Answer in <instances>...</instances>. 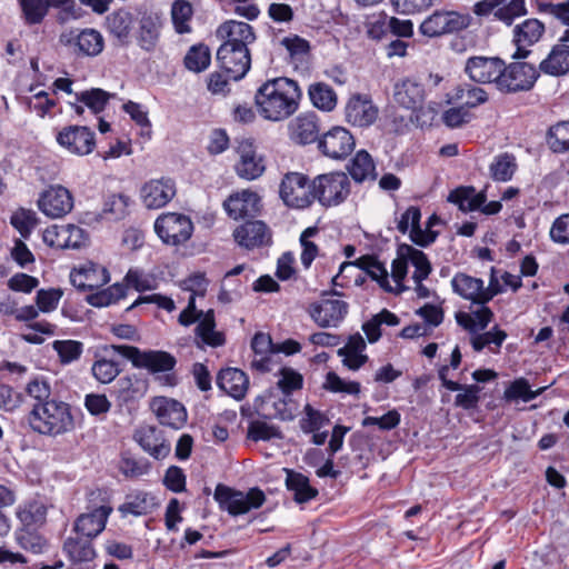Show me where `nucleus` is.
<instances>
[{"instance_id": "obj_1", "label": "nucleus", "mask_w": 569, "mask_h": 569, "mask_svg": "<svg viewBox=\"0 0 569 569\" xmlns=\"http://www.w3.org/2000/svg\"><path fill=\"white\" fill-rule=\"evenodd\" d=\"M301 92L298 83L289 78L264 82L254 96L259 113L267 120L281 121L296 112Z\"/></svg>"}, {"instance_id": "obj_2", "label": "nucleus", "mask_w": 569, "mask_h": 569, "mask_svg": "<svg viewBox=\"0 0 569 569\" xmlns=\"http://www.w3.org/2000/svg\"><path fill=\"white\" fill-rule=\"evenodd\" d=\"M27 421L34 432L52 437L67 433L74 428L70 405L58 399L34 403L27 416Z\"/></svg>"}, {"instance_id": "obj_3", "label": "nucleus", "mask_w": 569, "mask_h": 569, "mask_svg": "<svg viewBox=\"0 0 569 569\" xmlns=\"http://www.w3.org/2000/svg\"><path fill=\"white\" fill-rule=\"evenodd\" d=\"M110 349L131 361L132 366L139 369H147L150 373L164 375L159 377L162 385L173 387L177 385V377L171 372L177 359L163 350H140L138 347L128 345H111Z\"/></svg>"}, {"instance_id": "obj_4", "label": "nucleus", "mask_w": 569, "mask_h": 569, "mask_svg": "<svg viewBox=\"0 0 569 569\" xmlns=\"http://www.w3.org/2000/svg\"><path fill=\"white\" fill-rule=\"evenodd\" d=\"M350 180L342 171L317 176L312 180L315 200L323 207H336L350 194Z\"/></svg>"}, {"instance_id": "obj_5", "label": "nucleus", "mask_w": 569, "mask_h": 569, "mask_svg": "<svg viewBox=\"0 0 569 569\" xmlns=\"http://www.w3.org/2000/svg\"><path fill=\"white\" fill-rule=\"evenodd\" d=\"M213 497L220 508L232 516L247 513L251 509L261 507L266 501V496L259 488H251L243 493L222 483L216 487Z\"/></svg>"}, {"instance_id": "obj_6", "label": "nucleus", "mask_w": 569, "mask_h": 569, "mask_svg": "<svg viewBox=\"0 0 569 569\" xmlns=\"http://www.w3.org/2000/svg\"><path fill=\"white\" fill-rule=\"evenodd\" d=\"M539 72L533 64L528 62L516 61L506 64L503 61L498 90L505 93L529 91L533 88Z\"/></svg>"}, {"instance_id": "obj_7", "label": "nucleus", "mask_w": 569, "mask_h": 569, "mask_svg": "<svg viewBox=\"0 0 569 569\" xmlns=\"http://www.w3.org/2000/svg\"><path fill=\"white\" fill-rule=\"evenodd\" d=\"M19 4L26 23L30 26L41 23L50 7L61 9L57 16L61 24L70 18H78L74 0H19Z\"/></svg>"}, {"instance_id": "obj_8", "label": "nucleus", "mask_w": 569, "mask_h": 569, "mask_svg": "<svg viewBox=\"0 0 569 569\" xmlns=\"http://www.w3.org/2000/svg\"><path fill=\"white\" fill-rule=\"evenodd\" d=\"M312 189V181L307 176L288 172L282 178L279 194L288 207L303 209L315 201Z\"/></svg>"}, {"instance_id": "obj_9", "label": "nucleus", "mask_w": 569, "mask_h": 569, "mask_svg": "<svg viewBox=\"0 0 569 569\" xmlns=\"http://www.w3.org/2000/svg\"><path fill=\"white\" fill-rule=\"evenodd\" d=\"M154 230L164 243L177 246L191 238L193 224L191 219L182 213L168 212L156 220Z\"/></svg>"}, {"instance_id": "obj_10", "label": "nucleus", "mask_w": 569, "mask_h": 569, "mask_svg": "<svg viewBox=\"0 0 569 569\" xmlns=\"http://www.w3.org/2000/svg\"><path fill=\"white\" fill-rule=\"evenodd\" d=\"M470 23L471 17L469 14L456 11H436L420 24V31L423 36L433 38L459 32L467 29Z\"/></svg>"}, {"instance_id": "obj_11", "label": "nucleus", "mask_w": 569, "mask_h": 569, "mask_svg": "<svg viewBox=\"0 0 569 569\" xmlns=\"http://www.w3.org/2000/svg\"><path fill=\"white\" fill-rule=\"evenodd\" d=\"M473 13L489 17L511 26L516 18L527 14L525 0H481L475 3Z\"/></svg>"}, {"instance_id": "obj_12", "label": "nucleus", "mask_w": 569, "mask_h": 569, "mask_svg": "<svg viewBox=\"0 0 569 569\" xmlns=\"http://www.w3.org/2000/svg\"><path fill=\"white\" fill-rule=\"evenodd\" d=\"M59 42L66 47H72L77 56L86 57L98 56L104 47L102 34L91 28L62 32Z\"/></svg>"}, {"instance_id": "obj_13", "label": "nucleus", "mask_w": 569, "mask_h": 569, "mask_svg": "<svg viewBox=\"0 0 569 569\" xmlns=\"http://www.w3.org/2000/svg\"><path fill=\"white\" fill-rule=\"evenodd\" d=\"M353 136L343 127H333L318 140L319 151L331 159H345L355 149Z\"/></svg>"}, {"instance_id": "obj_14", "label": "nucleus", "mask_w": 569, "mask_h": 569, "mask_svg": "<svg viewBox=\"0 0 569 569\" xmlns=\"http://www.w3.org/2000/svg\"><path fill=\"white\" fill-rule=\"evenodd\" d=\"M236 151L239 154V161L234 169L237 174L246 180H254L266 171L264 159L257 153L253 140L241 139L237 141Z\"/></svg>"}, {"instance_id": "obj_15", "label": "nucleus", "mask_w": 569, "mask_h": 569, "mask_svg": "<svg viewBox=\"0 0 569 569\" xmlns=\"http://www.w3.org/2000/svg\"><path fill=\"white\" fill-rule=\"evenodd\" d=\"M220 68L233 80L242 79L250 69L251 56L248 48L221 44L217 51Z\"/></svg>"}, {"instance_id": "obj_16", "label": "nucleus", "mask_w": 569, "mask_h": 569, "mask_svg": "<svg viewBox=\"0 0 569 569\" xmlns=\"http://www.w3.org/2000/svg\"><path fill=\"white\" fill-rule=\"evenodd\" d=\"M503 60L499 57H471L467 60L465 72L477 83H495L498 89Z\"/></svg>"}, {"instance_id": "obj_17", "label": "nucleus", "mask_w": 569, "mask_h": 569, "mask_svg": "<svg viewBox=\"0 0 569 569\" xmlns=\"http://www.w3.org/2000/svg\"><path fill=\"white\" fill-rule=\"evenodd\" d=\"M38 207L49 218H62L72 210L73 198L67 188L51 186L41 193L38 199Z\"/></svg>"}, {"instance_id": "obj_18", "label": "nucleus", "mask_w": 569, "mask_h": 569, "mask_svg": "<svg viewBox=\"0 0 569 569\" xmlns=\"http://www.w3.org/2000/svg\"><path fill=\"white\" fill-rule=\"evenodd\" d=\"M57 142L74 154H89L96 147L94 132L88 127L69 126L57 134Z\"/></svg>"}, {"instance_id": "obj_19", "label": "nucleus", "mask_w": 569, "mask_h": 569, "mask_svg": "<svg viewBox=\"0 0 569 569\" xmlns=\"http://www.w3.org/2000/svg\"><path fill=\"white\" fill-rule=\"evenodd\" d=\"M539 71L551 77H562L569 73V29L559 42L552 46L548 56L539 63Z\"/></svg>"}, {"instance_id": "obj_20", "label": "nucleus", "mask_w": 569, "mask_h": 569, "mask_svg": "<svg viewBox=\"0 0 569 569\" xmlns=\"http://www.w3.org/2000/svg\"><path fill=\"white\" fill-rule=\"evenodd\" d=\"M176 196V184L170 178L153 179L141 188V198L149 209L164 207Z\"/></svg>"}, {"instance_id": "obj_21", "label": "nucleus", "mask_w": 569, "mask_h": 569, "mask_svg": "<svg viewBox=\"0 0 569 569\" xmlns=\"http://www.w3.org/2000/svg\"><path fill=\"white\" fill-rule=\"evenodd\" d=\"M309 313L321 328L337 327L348 313V303L343 300L327 299L321 303H312Z\"/></svg>"}, {"instance_id": "obj_22", "label": "nucleus", "mask_w": 569, "mask_h": 569, "mask_svg": "<svg viewBox=\"0 0 569 569\" xmlns=\"http://www.w3.org/2000/svg\"><path fill=\"white\" fill-rule=\"evenodd\" d=\"M545 33V24L538 19H527L513 29V42L517 46L513 59H525L530 54V50L526 49L538 42Z\"/></svg>"}, {"instance_id": "obj_23", "label": "nucleus", "mask_w": 569, "mask_h": 569, "mask_svg": "<svg viewBox=\"0 0 569 569\" xmlns=\"http://www.w3.org/2000/svg\"><path fill=\"white\" fill-rule=\"evenodd\" d=\"M236 242L246 249L267 246L271 242L268 226L260 220L246 221L233 231Z\"/></svg>"}, {"instance_id": "obj_24", "label": "nucleus", "mask_w": 569, "mask_h": 569, "mask_svg": "<svg viewBox=\"0 0 569 569\" xmlns=\"http://www.w3.org/2000/svg\"><path fill=\"white\" fill-rule=\"evenodd\" d=\"M378 117V108L367 96L355 94L346 106V120L358 127H369Z\"/></svg>"}, {"instance_id": "obj_25", "label": "nucleus", "mask_w": 569, "mask_h": 569, "mask_svg": "<svg viewBox=\"0 0 569 569\" xmlns=\"http://www.w3.org/2000/svg\"><path fill=\"white\" fill-rule=\"evenodd\" d=\"M139 14L138 44L144 51L150 52L158 43L162 17L160 13L149 10L140 11Z\"/></svg>"}, {"instance_id": "obj_26", "label": "nucleus", "mask_w": 569, "mask_h": 569, "mask_svg": "<svg viewBox=\"0 0 569 569\" xmlns=\"http://www.w3.org/2000/svg\"><path fill=\"white\" fill-rule=\"evenodd\" d=\"M44 242L50 246H56L62 249H79L87 244L88 234L84 229L67 224L60 227L57 231H46L43 236Z\"/></svg>"}, {"instance_id": "obj_27", "label": "nucleus", "mask_w": 569, "mask_h": 569, "mask_svg": "<svg viewBox=\"0 0 569 569\" xmlns=\"http://www.w3.org/2000/svg\"><path fill=\"white\" fill-rule=\"evenodd\" d=\"M259 196L250 190H243L240 193L231 194L223 207L229 217L238 220L240 218L253 217L259 210Z\"/></svg>"}, {"instance_id": "obj_28", "label": "nucleus", "mask_w": 569, "mask_h": 569, "mask_svg": "<svg viewBox=\"0 0 569 569\" xmlns=\"http://www.w3.org/2000/svg\"><path fill=\"white\" fill-rule=\"evenodd\" d=\"M154 410L159 421L163 426L180 429L187 421V411L182 403L173 399L160 398L153 401Z\"/></svg>"}, {"instance_id": "obj_29", "label": "nucleus", "mask_w": 569, "mask_h": 569, "mask_svg": "<svg viewBox=\"0 0 569 569\" xmlns=\"http://www.w3.org/2000/svg\"><path fill=\"white\" fill-rule=\"evenodd\" d=\"M218 34L226 38L222 44L230 47L248 48L256 40L253 28L242 21L229 20L218 28Z\"/></svg>"}, {"instance_id": "obj_30", "label": "nucleus", "mask_w": 569, "mask_h": 569, "mask_svg": "<svg viewBox=\"0 0 569 569\" xmlns=\"http://www.w3.org/2000/svg\"><path fill=\"white\" fill-rule=\"evenodd\" d=\"M217 385L232 398L241 400L247 393L249 378L238 368H224L217 375Z\"/></svg>"}, {"instance_id": "obj_31", "label": "nucleus", "mask_w": 569, "mask_h": 569, "mask_svg": "<svg viewBox=\"0 0 569 569\" xmlns=\"http://www.w3.org/2000/svg\"><path fill=\"white\" fill-rule=\"evenodd\" d=\"M393 99L402 108L416 110L425 100L423 86L411 79L401 80L393 87Z\"/></svg>"}, {"instance_id": "obj_32", "label": "nucleus", "mask_w": 569, "mask_h": 569, "mask_svg": "<svg viewBox=\"0 0 569 569\" xmlns=\"http://www.w3.org/2000/svg\"><path fill=\"white\" fill-rule=\"evenodd\" d=\"M111 511V507L101 506L90 513L79 516L74 523V530L84 538L97 537L104 529Z\"/></svg>"}, {"instance_id": "obj_33", "label": "nucleus", "mask_w": 569, "mask_h": 569, "mask_svg": "<svg viewBox=\"0 0 569 569\" xmlns=\"http://www.w3.org/2000/svg\"><path fill=\"white\" fill-rule=\"evenodd\" d=\"M289 129L291 139L299 144L318 142L320 139L319 126L315 113L300 114L290 122Z\"/></svg>"}, {"instance_id": "obj_34", "label": "nucleus", "mask_w": 569, "mask_h": 569, "mask_svg": "<svg viewBox=\"0 0 569 569\" xmlns=\"http://www.w3.org/2000/svg\"><path fill=\"white\" fill-rule=\"evenodd\" d=\"M136 441L154 459H163L170 453V445L161 437V432L154 427H143L134 433Z\"/></svg>"}, {"instance_id": "obj_35", "label": "nucleus", "mask_w": 569, "mask_h": 569, "mask_svg": "<svg viewBox=\"0 0 569 569\" xmlns=\"http://www.w3.org/2000/svg\"><path fill=\"white\" fill-rule=\"evenodd\" d=\"M286 477V486L289 491L293 492V499L297 503H306L318 496V489L310 486L309 478L292 469H283Z\"/></svg>"}, {"instance_id": "obj_36", "label": "nucleus", "mask_w": 569, "mask_h": 569, "mask_svg": "<svg viewBox=\"0 0 569 569\" xmlns=\"http://www.w3.org/2000/svg\"><path fill=\"white\" fill-rule=\"evenodd\" d=\"M132 22V14L124 9H120L108 16L107 28L121 46H128L130 43Z\"/></svg>"}, {"instance_id": "obj_37", "label": "nucleus", "mask_w": 569, "mask_h": 569, "mask_svg": "<svg viewBox=\"0 0 569 569\" xmlns=\"http://www.w3.org/2000/svg\"><path fill=\"white\" fill-rule=\"evenodd\" d=\"M486 200V194L483 192L476 193L473 187H459L448 196V201L458 204L459 209L463 212L480 209Z\"/></svg>"}, {"instance_id": "obj_38", "label": "nucleus", "mask_w": 569, "mask_h": 569, "mask_svg": "<svg viewBox=\"0 0 569 569\" xmlns=\"http://www.w3.org/2000/svg\"><path fill=\"white\" fill-rule=\"evenodd\" d=\"M63 551L73 563L89 562L96 558L91 539L84 537H69L63 542Z\"/></svg>"}, {"instance_id": "obj_39", "label": "nucleus", "mask_w": 569, "mask_h": 569, "mask_svg": "<svg viewBox=\"0 0 569 569\" xmlns=\"http://www.w3.org/2000/svg\"><path fill=\"white\" fill-rule=\"evenodd\" d=\"M453 291L463 299L470 300L473 303L480 305L481 289L483 281L479 278L468 276L466 273H457L452 281Z\"/></svg>"}, {"instance_id": "obj_40", "label": "nucleus", "mask_w": 569, "mask_h": 569, "mask_svg": "<svg viewBox=\"0 0 569 569\" xmlns=\"http://www.w3.org/2000/svg\"><path fill=\"white\" fill-rule=\"evenodd\" d=\"M216 320L214 312L212 309L208 310L204 317L199 321L196 327V336L201 339V341L210 347H220L226 343L224 333L221 331H216Z\"/></svg>"}, {"instance_id": "obj_41", "label": "nucleus", "mask_w": 569, "mask_h": 569, "mask_svg": "<svg viewBox=\"0 0 569 569\" xmlns=\"http://www.w3.org/2000/svg\"><path fill=\"white\" fill-rule=\"evenodd\" d=\"M347 168L351 178L358 183L367 179H376V166L366 150L358 151Z\"/></svg>"}, {"instance_id": "obj_42", "label": "nucleus", "mask_w": 569, "mask_h": 569, "mask_svg": "<svg viewBox=\"0 0 569 569\" xmlns=\"http://www.w3.org/2000/svg\"><path fill=\"white\" fill-rule=\"evenodd\" d=\"M398 253L408 257V260L416 268L412 276L415 282H422V280L428 278L431 272V263L425 252L403 243L399 246Z\"/></svg>"}, {"instance_id": "obj_43", "label": "nucleus", "mask_w": 569, "mask_h": 569, "mask_svg": "<svg viewBox=\"0 0 569 569\" xmlns=\"http://www.w3.org/2000/svg\"><path fill=\"white\" fill-rule=\"evenodd\" d=\"M47 508L40 501H29L19 508L17 516L22 529H37L46 521Z\"/></svg>"}, {"instance_id": "obj_44", "label": "nucleus", "mask_w": 569, "mask_h": 569, "mask_svg": "<svg viewBox=\"0 0 569 569\" xmlns=\"http://www.w3.org/2000/svg\"><path fill=\"white\" fill-rule=\"evenodd\" d=\"M157 506L154 498L147 492H136L127 496V500L119 507L122 515L142 516L147 515Z\"/></svg>"}, {"instance_id": "obj_45", "label": "nucleus", "mask_w": 569, "mask_h": 569, "mask_svg": "<svg viewBox=\"0 0 569 569\" xmlns=\"http://www.w3.org/2000/svg\"><path fill=\"white\" fill-rule=\"evenodd\" d=\"M309 97L312 104L321 110L331 111L337 104V96L333 89L323 82H317L309 87Z\"/></svg>"}, {"instance_id": "obj_46", "label": "nucleus", "mask_w": 569, "mask_h": 569, "mask_svg": "<svg viewBox=\"0 0 569 569\" xmlns=\"http://www.w3.org/2000/svg\"><path fill=\"white\" fill-rule=\"evenodd\" d=\"M547 144L555 153L569 152V120L551 126L547 131Z\"/></svg>"}, {"instance_id": "obj_47", "label": "nucleus", "mask_w": 569, "mask_h": 569, "mask_svg": "<svg viewBox=\"0 0 569 569\" xmlns=\"http://www.w3.org/2000/svg\"><path fill=\"white\" fill-rule=\"evenodd\" d=\"M389 32H385L377 27L369 30V36L372 39L388 40L393 37H411L413 33V26L410 20H400L392 17L388 23Z\"/></svg>"}, {"instance_id": "obj_48", "label": "nucleus", "mask_w": 569, "mask_h": 569, "mask_svg": "<svg viewBox=\"0 0 569 569\" xmlns=\"http://www.w3.org/2000/svg\"><path fill=\"white\" fill-rule=\"evenodd\" d=\"M111 97V93L100 88H92L90 90L76 93L77 102L83 103L94 114H99L106 109Z\"/></svg>"}, {"instance_id": "obj_49", "label": "nucleus", "mask_w": 569, "mask_h": 569, "mask_svg": "<svg viewBox=\"0 0 569 569\" xmlns=\"http://www.w3.org/2000/svg\"><path fill=\"white\" fill-rule=\"evenodd\" d=\"M192 6L187 0H176L171 8V19L174 30L180 33H188L191 31L189 21L192 18Z\"/></svg>"}, {"instance_id": "obj_50", "label": "nucleus", "mask_w": 569, "mask_h": 569, "mask_svg": "<svg viewBox=\"0 0 569 569\" xmlns=\"http://www.w3.org/2000/svg\"><path fill=\"white\" fill-rule=\"evenodd\" d=\"M210 50L204 44L192 46L184 56L183 62L188 70L201 72L210 64Z\"/></svg>"}, {"instance_id": "obj_51", "label": "nucleus", "mask_w": 569, "mask_h": 569, "mask_svg": "<svg viewBox=\"0 0 569 569\" xmlns=\"http://www.w3.org/2000/svg\"><path fill=\"white\" fill-rule=\"evenodd\" d=\"M516 169V158L506 152L495 158V161L490 164V174L496 181H509Z\"/></svg>"}, {"instance_id": "obj_52", "label": "nucleus", "mask_w": 569, "mask_h": 569, "mask_svg": "<svg viewBox=\"0 0 569 569\" xmlns=\"http://www.w3.org/2000/svg\"><path fill=\"white\" fill-rule=\"evenodd\" d=\"M10 223L16 228L22 238L28 239L32 229L38 224L36 212L20 208L10 218Z\"/></svg>"}, {"instance_id": "obj_53", "label": "nucleus", "mask_w": 569, "mask_h": 569, "mask_svg": "<svg viewBox=\"0 0 569 569\" xmlns=\"http://www.w3.org/2000/svg\"><path fill=\"white\" fill-rule=\"evenodd\" d=\"M52 347L63 365L78 360L83 351L82 342L77 340H56Z\"/></svg>"}, {"instance_id": "obj_54", "label": "nucleus", "mask_w": 569, "mask_h": 569, "mask_svg": "<svg viewBox=\"0 0 569 569\" xmlns=\"http://www.w3.org/2000/svg\"><path fill=\"white\" fill-rule=\"evenodd\" d=\"M93 377L101 383H110L121 372L119 363L104 358L98 359L91 367Z\"/></svg>"}, {"instance_id": "obj_55", "label": "nucleus", "mask_w": 569, "mask_h": 569, "mask_svg": "<svg viewBox=\"0 0 569 569\" xmlns=\"http://www.w3.org/2000/svg\"><path fill=\"white\" fill-rule=\"evenodd\" d=\"M119 468L126 477L138 478L148 473L150 469V462L144 458H136L124 453L121 457Z\"/></svg>"}, {"instance_id": "obj_56", "label": "nucleus", "mask_w": 569, "mask_h": 569, "mask_svg": "<svg viewBox=\"0 0 569 569\" xmlns=\"http://www.w3.org/2000/svg\"><path fill=\"white\" fill-rule=\"evenodd\" d=\"M248 438L253 441H268L272 438H282V433L278 427L261 420H253L248 427Z\"/></svg>"}, {"instance_id": "obj_57", "label": "nucleus", "mask_w": 569, "mask_h": 569, "mask_svg": "<svg viewBox=\"0 0 569 569\" xmlns=\"http://www.w3.org/2000/svg\"><path fill=\"white\" fill-rule=\"evenodd\" d=\"M17 540L21 548L33 553H41L47 545L46 539L36 532V529H21Z\"/></svg>"}, {"instance_id": "obj_58", "label": "nucleus", "mask_w": 569, "mask_h": 569, "mask_svg": "<svg viewBox=\"0 0 569 569\" xmlns=\"http://www.w3.org/2000/svg\"><path fill=\"white\" fill-rule=\"evenodd\" d=\"M323 388L331 392H343L348 395H358L360 392V385L358 382H347L333 371L327 373Z\"/></svg>"}, {"instance_id": "obj_59", "label": "nucleus", "mask_w": 569, "mask_h": 569, "mask_svg": "<svg viewBox=\"0 0 569 569\" xmlns=\"http://www.w3.org/2000/svg\"><path fill=\"white\" fill-rule=\"evenodd\" d=\"M26 392L36 401L34 403L48 402L53 399L51 398V387L43 378H34L29 381Z\"/></svg>"}, {"instance_id": "obj_60", "label": "nucleus", "mask_w": 569, "mask_h": 569, "mask_svg": "<svg viewBox=\"0 0 569 569\" xmlns=\"http://www.w3.org/2000/svg\"><path fill=\"white\" fill-rule=\"evenodd\" d=\"M461 387L462 389L460 391L463 392L456 396L455 405L466 410L477 408L480 400L479 393L482 388L478 385H461Z\"/></svg>"}, {"instance_id": "obj_61", "label": "nucleus", "mask_w": 569, "mask_h": 569, "mask_svg": "<svg viewBox=\"0 0 569 569\" xmlns=\"http://www.w3.org/2000/svg\"><path fill=\"white\" fill-rule=\"evenodd\" d=\"M63 295V291L59 288H51L48 290L40 289L37 292L36 303L38 309L42 312H50L54 310Z\"/></svg>"}, {"instance_id": "obj_62", "label": "nucleus", "mask_w": 569, "mask_h": 569, "mask_svg": "<svg viewBox=\"0 0 569 569\" xmlns=\"http://www.w3.org/2000/svg\"><path fill=\"white\" fill-rule=\"evenodd\" d=\"M400 423V413L397 410H389L382 417H366L362 420L363 427L378 426L380 430L388 431L395 429Z\"/></svg>"}, {"instance_id": "obj_63", "label": "nucleus", "mask_w": 569, "mask_h": 569, "mask_svg": "<svg viewBox=\"0 0 569 569\" xmlns=\"http://www.w3.org/2000/svg\"><path fill=\"white\" fill-rule=\"evenodd\" d=\"M281 379L278 381V387L284 395H290L292 391L302 388V376L291 368H282L280 370Z\"/></svg>"}, {"instance_id": "obj_64", "label": "nucleus", "mask_w": 569, "mask_h": 569, "mask_svg": "<svg viewBox=\"0 0 569 569\" xmlns=\"http://www.w3.org/2000/svg\"><path fill=\"white\" fill-rule=\"evenodd\" d=\"M129 197L124 194H112L104 202L103 212L113 216V219H122L127 214Z\"/></svg>"}]
</instances>
